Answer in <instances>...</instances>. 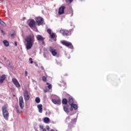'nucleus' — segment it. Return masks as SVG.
I'll list each match as a JSON object with an SVG mask.
<instances>
[{
	"label": "nucleus",
	"instance_id": "nucleus-1",
	"mask_svg": "<svg viewBox=\"0 0 131 131\" xmlns=\"http://www.w3.org/2000/svg\"><path fill=\"white\" fill-rule=\"evenodd\" d=\"M25 40L26 41L25 46L27 50H30L31 48L33 46L34 44V41H35V39L34 38V35L33 34L27 36Z\"/></svg>",
	"mask_w": 131,
	"mask_h": 131
},
{
	"label": "nucleus",
	"instance_id": "nucleus-2",
	"mask_svg": "<svg viewBox=\"0 0 131 131\" xmlns=\"http://www.w3.org/2000/svg\"><path fill=\"white\" fill-rule=\"evenodd\" d=\"M2 111H3V115L6 120L9 119V112L7 110V107L6 106H3L2 107Z\"/></svg>",
	"mask_w": 131,
	"mask_h": 131
},
{
	"label": "nucleus",
	"instance_id": "nucleus-3",
	"mask_svg": "<svg viewBox=\"0 0 131 131\" xmlns=\"http://www.w3.org/2000/svg\"><path fill=\"white\" fill-rule=\"evenodd\" d=\"M73 31V29L70 30V31H68L67 30L61 29L60 31V33L62 34L63 35L68 36L71 35V32Z\"/></svg>",
	"mask_w": 131,
	"mask_h": 131
},
{
	"label": "nucleus",
	"instance_id": "nucleus-4",
	"mask_svg": "<svg viewBox=\"0 0 131 131\" xmlns=\"http://www.w3.org/2000/svg\"><path fill=\"white\" fill-rule=\"evenodd\" d=\"M61 43L63 46H66V47H67V48H69V49H73V46H72V43L70 42H68L65 40H62V41H61Z\"/></svg>",
	"mask_w": 131,
	"mask_h": 131
},
{
	"label": "nucleus",
	"instance_id": "nucleus-5",
	"mask_svg": "<svg viewBox=\"0 0 131 131\" xmlns=\"http://www.w3.org/2000/svg\"><path fill=\"white\" fill-rule=\"evenodd\" d=\"M35 20L38 26H40V25H42V24H43V19H42L41 17H36Z\"/></svg>",
	"mask_w": 131,
	"mask_h": 131
},
{
	"label": "nucleus",
	"instance_id": "nucleus-6",
	"mask_svg": "<svg viewBox=\"0 0 131 131\" xmlns=\"http://www.w3.org/2000/svg\"><path fill=\"white\" fill-rule=\"evenodd\" d=\"M24 98L25 101H28L29 99H30V96H29L28 91H27V90H25L24 92Z\"/></svg>",
	"mask_w": 131,
	"mask_h": 131
},
{
	"label": "nucleus",
	"instance_id": "nucleus-7",
	"mask_svg": "<svg viewBox=\"0 0 131 131\" xmlns=\"http://www.w3.org/2000/svg\"><path fill=\"white\" fill-rule=\"evenodd\" d=\"M49 51L50 53L52 54V56H57V52L56 49L53 48V47H50L49 48Z\"/></svg>",
	"mask_w": 131,
	"mask_h": 131
},
{
	"label": "nucleus",
	"instance_id": "nucleus-8",
	"mask_svg": "<svg viewBox=\"0 0 131 131\" xmlns=\"http://www.w3.org/2000/svg\"><path fill=\"white\" fill-rule=\"evenodd\" d=\"M12 82L13 83H14L16 88H21V85H20V83H19V81H18V80H17V79L13 78Z\"/></svg>",
	"mask_w": 131,
	"mask_h": 131
},
{
	"label": "nucleus",
	"instance_id": "nucleus-9",
	"mask_svg": "<svg viewBox=\"0 0 131 131\" xmlns=\"http://www.w3.org/2000/svg\"><path fill=\"white\" fill-rule=\"evenodd\" d=\"M19 103L21 109H23L24 108V101H23V97L22 96L19 98Z\"/></svg>",
	"mask_w": 131,
	"mask_h": 131
},
{
	"label": "nucleus",
	"instance_id": "nucleus-10",
	"mask_svg": "<svg viewBox=\"0 0 131 131\" xmlns=\"http://www.w3.org/2000/svg\"><path fill=\"white\" fill-rule=\"evenodd\" d=\"M47 32L50 34L51 38H55L56 36V34L52 33V30L51 29H48Z\"/></svg>",
	"mask_w": 131,
	"mask_h": 131
},
{
	"label": "nucleus",
	"instance_id": "nucleus-11",
	"mask_svg": "<svg viewBox=\"0 0 131 131\" xmlns=\"http://www.w3.org/2000/svg\"><path fill=\"white\" fill-rule=\"evenodd\" d=\"M51 101L53 104H57V105H60L61 104V100H60V99H52Z\"/></svg>",
	"mask_w": 131,
	"mask_h": 131
},
{
	"label": "nucleus",
	"instance_id": "nucleus-12",
	"mask_svg": "<svg viewBox=\"0 0 131 131\" xmlns=\"http://www.w3.org/2000/svg\"><path fill=\"white\" fill-rule=\"evenodd\" d=\"M65 6H61L59 8L58 10V14L59 15H62L64 13V10H65Z\"/></svg>",
	"mask_w": 131,
	"mask_h": 131
},
{
	"label": "nucleus",
	"instance_id": "nucleus-13",
	"mask_svg": "<svg viewBox=\"0 0 131 131\" xmlns=\"http://www.w3.org/2000/svg\"><path fill=\"white\" fill-rule=\"evenodd\" d=\"M6 78L7 75L4 74L0 76V84L4 83V81H5V79H6Z\"/></svg>",
	"mask_w": 131,
	"mask_h": 131
},
{
	"label": "nucleus",
	"instance_id": "nucleus-14",
	"mask_svg": "<svg viewBox=\"0 0 131 131\" xmlns=\"http://www.w3.org/2000/svg\"><path fill=\"white\" fill-rule=\"evenodd\" d=\"M36 23H35V21L34 19H31L29 24V26L32 28V27H34L35 26V24Z\"/></svg>",
	"mask_w": 131,
	"mask_h": 131
},
{
	"label": "nucleus",
	"instance_id": "nucleus-15",
	"mask_svg": "<svg viewBox=\"0 0 131 131\" xmlns=\"http://www.w3.org/2000/svg\"><path fill=\"white\" fill-rule=\"evenodd\" d=\"M36 38L37 40H39V41H43V40L45 39V38H43V37H42V36L40 35H37L36 36Z\"/></svg>",
	"mask_w": 131,
	"mask_h": 131
},
{
	"label": "nucleus",
	"instance_id": "nucleus-16",
	"mask_svg": "<svg viewBox=\"0 0 131 131\" xmlns=\"http://www.w3.org/2000/svg\"><path fill=\"white\" fill-rule=\"evenodd\" d=\"M37 108L38 109L39 113H42V104H38Z\"/></svg>",
	"mask_w": 131,
	"mask_h": 131
},
{
	"label": "nucleus",
	"instance_id": "nucleus-17",
	"mask_svg": "<svg viewBox=\"0 0 131 131\" xmlns=\"http://www.w3.org/2000/svg\"><path fill=\"white\" fill-rule=\"evenodd\" d=\"M69 104L71 105L73 104V103H74V101H73V98L72 97H70L69 98Z\"/></svg>",
	"mask_w": 131,
	"mask_h": 131
},
{
	"label": "nucleus",
	"instance_id": "nucleus-18",
	"mask_svg": "<svg viewBox=\"0 0 131 131\" xmlns=\"http://www.w3.org/2000/svg\"><path fill=\"white\" fill-rule=\"evenodd\" d=\"M3 43L5 47H9L10 46V43H9V41L7 40H4L3 41Z\"/></svg>",
	"mask_w": 131,
	"mask_h": 131
},
{
	"label": "nucleus",
	"instance_id": "nucleus-19",
	"mask_svg": "<svg viewBox=\"0 0 131 131\" xmlns=\"http://www.w3.org/2000/svg\"><path fill=\"white\" fill-rule=\"evenodd\" d=\"M71 107H73L74 109V110H77V108H78L77 105L73 103L71 105Z\"/></svg>",
	"mask_w": 131,
	"mask_h": 131
},
{
	"label": "nucleus",
	"instance_id": "nucleus-20",
	"mask_svg": "<svg viewBox=\"0 0 131 131\" xmlns=\"http://www.w3.org/2000/svg\"><path fill=\"white\" fill-rule=\"evenodd\" d=\"M43 121L45 123H49V122H50V118L45 117L43 119Z\"/></svg>",
	"mask_w": 131,
	"mask_h": 131
},
{
	"label": "nucleus",
	"instance_id": "nucleus-21",
	"mask_svg": "<svg viewBox=\"0 0 131 131\" xmlns=\"http://www.w3.org/2000/svg\"><path fill=\"white\" fill-rule=\"evenodd\" d=\"M63 110L66 112V113H68L69 112L68 111V106L67 105H63Z\"/></svg>",
	"mask_w": 131,
	"mask_h": 131
},
{
	"label": "nucleus",
	"instance_id": "nucleus-22",
	"mask_svg": "<svg viewBox=\"0 0 131 131\" xmlns=\"http://www.w3.org/2000/svg\"><path fill=\"white\" fill-rule=\"evenodd\" d=\"M35 102L37 103V104H39V103H40V98L39 97H36L35 98Z\"/></svg>",
	"mask_w": 131,
	"mask_h": 131
},
{
	"label": "nucleus",
	"instance_id": "nucleus-23",
	"mask_svg": "<svg viewBox=\"0 0 131 131\" xmlns=\"http://www.w3.org/2000/svg\"><path fill=\"white\" fill-rule=\"evenodd\" d=\"M0 24L2 25V26H4V27L6 26V23H5V22H4V21H3L1 18H0Z\"/></svg>",
	"mask_w": 131,
	"mask_h": 131
},
{
	"label": "nucleus",
	"instance_id": "nucleus-24",
	"mask_svg": "<svg viewBox=\"0 0 131 131\" xmlns=\"http://www.w3.org/2000/svg\"><path fill=\"white\" fill-rule=\"evenodd\" d=\"M68 103V101L67 99L64 98L62 100V104H63V105H66Z\"/></svg>",
	"mask_w": 131,
	"mask_h": 131
},
{
	"label": "nucleus",
	"instance_id": "nucleus-25",
	"mask_svg": "<svg viewBox=\"0 0 131 131\" xmlns=\"http://www.w3.org/2000/svg\"><path fill=\"white\" fill-rule=\"evenodd\" d=\"M49 90H52V86L50 83H47Z\"/></svg>",
	"mask_w": 131,
	"mask_h": 131
},
{
	"label": "nucleus",
	"instance_id": "nucleus-26",
	"mask_svg": "<svg viewBox=\"0 0 131 131\" xmlns=\"http://www.w3.org/2000/svg\"><path fill=\"white\" fill-rule=\"evenodd\" d=\"M16 112L17 113H18V114H20V113H21V112H20V110H19V108H18V107H16Z\"/></svg>",
	"mask_w": 131,
	"mask_h": 131
},
{
	"label": "nucleus",
	"instance_id": "nucleus-27",
	"mask_svg": "<svg viewBox=\"0 0 131 131\" xmlns=\"http://www.w3.org/2000/svg\"><path fill=\"white\" fill-rule=\"evenodd\" d=\"M29 61H30L31 64H32L33 63V60L32 59V58H29Z\"/></svg>",
	"mask_w": 131,
	"mask_h": 131
},
{
	"label": "nucleus",
	"instance_id": "nucleus-28",
	"mask_svg": "<svg viewBox=\"0 0 131 131\" xmlns=\"http://www.w3.org/2000/svg\"><path fill=\"white\" fill-rule=\"evenodd\" d=\"M42 79L43 81H47V78L45 76L42 77Z\"/></svg>",
	"mask_w": 131,
	"mask_h": 131
},
{
	"label": "nucleus",
	"instance_id": "nucleus-29",
	"mask_svg": "<svg viewBox=\"0 0 131 131\" xmlns=\"http://www.w3.org/2000/svg\"><path fill=\"white\" fill-rule=\"evenodd\" d=\"M25 76H28V72L26 71L25 72Z\"/></svg>",
	"mask_w": 131,
	"mask_h": 131
},
{
	"label": "nucleus",
	"instance_id": "nucleus-30",
	"mask_svg": "<svg viewBox=\"0 0 131 131\" xmlns=\"http://www.w3.org/2000/svg\"><path fill=\"white\" fill-rule=\"evenodd\" d=\"M70 120V117H68L66 119V121H69V120Z\"/></svg>",
	"mask_w": 131,
	"mask_h": 131
},
{
	"label": "nucleus",
	"instance_id": "nucleus-31",
	"mask_svg": "<svg viewBox=\"0 0 131 131\" xmlns=\"http://www.w3.org/2000/svg\"><path fill=\"white\" fill-rule=\"evenodd\" d=\"M72 2H73V0H67V3H71Z\"/></svg>",
	"mask_w": 131,
	"mask_h": 131
},
{
	"label": "nucleus",
	"instance_id": "nucleus-32",
	"mask_svg": "<svg viewBox=\"0 0 131 131\" xmlns=\"http://www.w3.org/2000/svg\"><path fill=\"white\" fill-rule=\"evenodd\" d=\"M39 128L40 129H43V125H40Z\"/></svg>",
	"mask_w": 131,
	"mask_h": 131
},
{
	"label": "nucleus",
	"instance_id": "nucleus-33",
	"mask_svg": "<svg viewBox=\"0 0 131 131\" xmlns=\"http://www.w3.org/2000/svg\"><path fill=\"white\" fill-rule=\"evenodd\" d=\"M71 17H72V16H73V11L71 10Z\"/></svg>",
	"mask_w": 131,
	"mask_h": 131
},
{
	"label": "nucleus",
	"instance_id": "nucleus-34",
	"mask_svg": "<svg viewBox=\"0 0 131 131\" xmlns=\"http://www.w3.org/2000/svg\"><path fill=\"white\" fill-rule=\"evenodd\" d=\"M14 45L17 47L18 46V43L17 42V41H15L14 42Z\"/></svg>",
	"mask_w": 131,
	"mask_h": 131
},
{
	"label": "nucleus",
	"instance_id": "nucleus-35",
	"mask_svg": "<svg viewBox=\"0 0 131 131\" xmlns=\"http://www.w3.org/2000/svg\"><path fill=\"white\" fill-rule=\"evenodd\" d=\"M72 122H76V119H74L73 120H72Z\"/></svg>",
	"mask_w": 131,
	"mask_h": 131
},
{
	"label": "nucleus",
	"instance_id": "nucleus-36",
	"mask_svg": "<svg viewBox=\"0 0 131 131\" xmlns=\"http://www.w3.org/2000/svg\"><path fill=\"white\" fill-rule=\"evenodd\" d=\"M46 128H47V129L49 130L50 129V126H47Z\"/></svg>",
	"mask_w": 131,
	"mask_h": 131
},
{
	"label": "nucleus",
	"instance_id": "nucleus-37",
	"mask_svg": "<svg viewBox=\"0 0 131 131\" xmlns=\"http://www.w3.org/2000/svg\"><path fill=\"white\" fill-rule=\"evenodd\" d=\"M1 32L2 33H3V34H5V32H4V30H2Z\"/></svg>",
	"mask_w": 131,
	"mask_h": 131
},
{
	"label": "nucleus",
	"instance_id": "nucleus-38",
	"mask_svg": "<svg viewBox=\"0 0 131 131\" xmlns=\"http://www.w3.org/2000/svg\"><path fill=\"white\" fill-rule=\"evenodd\" d=\"M70 111H73V107H71L70 108Z\"/></svg>",
	"mask_w": 131,
	"mask_h": 131
},
{
	"label": "nucleus",
	"instance_id": "nucleus-39",
	"mask_svg": "<svg viewBox=\"0 0 131 131\" xmlns=\"http://www.w3.org/2000/svg\"><path fill=\"white\" fill-rule=\"evenodd\" d=\"M43 57H44L45 58H47V56H46V53H44V54H43Z\"/></svg>",
	"mask_w": 131,
	"mask_h": 131
},
{
	"label": "nucleus",
	"instance_id": "nucleus-40",
	"mask_svg": "<svg viewBox=\"0 0 131 131\" xmlns=\"http://www.w3.org/2000/svg\"><path fill=\"white\" fill-rule=\"evenodd\" d=\"M42 131H47V129L46 128L42 129Z\"/></svg>",
	"mask_w": 131,
	"mask_h": 131
},
{
	"label": "nucleus",
	"instance_id": "nucleus-41",
	"mask_svg": "<svg viewBox=\"0 0 131 131\" xmlns=\"http://www.w3.org/2000/svg\"><path fill=\"white\" fill-rule=\"evenodd\" d=\"M35 66H38V65H37V63H36V62H35Z\"/></svg>",
	"mask_w": 131,
	"mask_h": 131
},
{
	"label": "nucleus",
	"instance_id": "nucleus-42",
	"mask_svg": "<svg viewBox=\"0 0 131 131\" xmlns=\"http://www.w3.org/2000/svg\"><path fill=\"white\" fill-rule=\"evenodd\" d=\"M7 63H8V64H10V61H7Z\"/></svg>",
	"mask_w": 131,
	"mask_h": 131
},
{
	"label": "nucleus",
	"instance_id": "nucleus-43",
	"mask_svg": "<svg viewBox=\"0 0 131 131\" xmlns=\"http://www.w3.org/2000/svg\"><path fill=\"white\" fill-rule=\"evenodd\" d=\"M45 93H47L48 92L47 91L45 90Z\"/></svg>",
	"mask_w": 131,
	"mask_h": 131
},
{
	"label": "nucleus",
	"instance_id": "nucleus-44",
	"mask_svg": "<svg viewBox=\"0 0 131 131\" xmlns=\"http://www.w3.org/2000/svg\"><path fill=\"white\" fill-rule=\"evenodd\" d=\"M50 131H54V130L53 129H52Z\"/></svg>",
	"mask_w": 131,
	"mask_h": 131
},
{
	"label": "nucleus",
	"instance_id": "nucleus-45",
	"mask_svg": "<svg viewBox=\"0 0 131 131\" xmlns=\"http://www.w3.org/2000/svg\"><path fill=\"white\" fill-rule=\"evenodd\" d=\"M68 59H70V57H68Z\"/></svg>",
	"mask_w": 131,
	"mask_h": 131
}]
</instances>
